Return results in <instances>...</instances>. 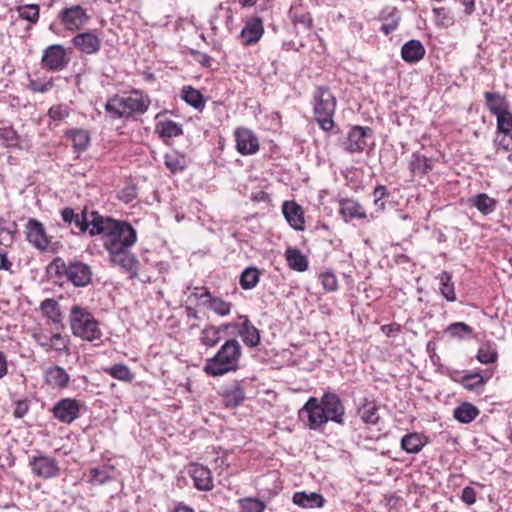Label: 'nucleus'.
Segmentation results:
<instances>
[{
	"label": "nucleus",
	"instance_id": "nucleus-1",
	"mask_svg": "<svg viewBox=\"0 0 512 512\" xmlns=\"http://www.w3.org/2000/svg\"><path fill=\"white\" fill-rule=\"evenodd\" d=\"M89 235L101 237L102 245L112 265L120 267L129 274L131 279L138 276L139 261L130 251L137 242V231L130 223L92 211V227L89 229Z\"/></svg>",
	"mask_w": 512,
	"mask_h": 512
},
{
	"label": "nucleus",
	"instance_id": "nucleus-2",
	"mask_svg": "<svg viewBox=\"0 0 512 512\" xmlns=\"http://www.w3.org/2000/svg\"><path fill=\"white\" fill-rule=\"evenodd\" d=\"M301 412L307 413L308 426L312 430L318 429L328 421L339 425L344 424V404L341 398L333 392H325L320 400L310 397Z\"/></svg>",
	"mask_w": 512,
	"mask_h": 512
},
{
	"label": "nucleus",
	"instance_id": "nucleus-3",
	"mask_svg": "<svg viewBox=\"0 0 512 512\" xmlns=\"http://www.w3.org/2000/svg\"><path fill=\"white\" fill-rule=\"evenodd\" d=\"M242 347L235 338L226 340L216 354L206 359L203 371L211 377H220L239 369Z\"/></svg>",
	"mask_w": 512,
	"mask_h": 512
},
{
	"label": "nucleus",
	"instance_id": "nucleus-4",
	"mask_svg": "<svg viewBox=\"0 0 512 512\" xmlns=\"http://www.w3.org/2000/svg\"><path fill=\"white\" fill-rule=\"evenodd\" d=\"M68 322L74 337L91 343L101 341L103 331L100 322L87 307L74 304L70 308Z\"/></svg>",
	"mask_w": 512,
	"mask_h": 512
},
{
	"label": "nucleus",
	"instance_id": "nucleus-5",
	"mask_svg": "<svg viewBox=\"0 0 512 512\" xmlns=\"http://www.w3.org/2000/svg\"><path fill=\"white\" fill-rule=\"evenodd\" d=\"M150 105L148 96L140 91L114 95L105 104V111L111 119L128 118L134 114H143Z\"/></svg>",
	"mask_w": 512,
	"mask_h": 512
},
{
	"label": "nucleus",
	"instance_id": "nucleus-6",
	"mask_svg": "<svg viewBox=\"0 0 512 512\" xmlns=\"http://www.w3.org/2000/svg\"><path fill=\"white\" fill-rule=\"evenodd\" d=\"M336 104V98L328 87L316 88L313 94V112L316 122L324 131H330L334 127Z\"/></svg>",
	"mask_w": 512,
	"mask_h": 512
},
{
	"label": "nucleus",
	"instance_id": "nucleus-7",
	"mask_svg": "<svg viewBox=\"0 0 512 512\" xmlns=\"http://www.w3.org/2000/svg\"><path fill=\"white\" fill-rule=\"evenodd\" d=\"M34 342L45 352L58 354L70 353V338L60 332H52L48 327L38 323L29 330Z\"/></svg>",
	"mask_w": 512,
	"mask_h": 512
},
{
	"label": "nucleus",
	"instance_id": "nucleus-8",
	"mask_svg": "<svg viewBox=\"0 0 512 512\" xmlns=\"http://www.w3.org/2000/svg\"><path fill=\"white\" fill-rule=\"evenodd\" d=\"M52 267L58 275L66 276L76 287H84L92 280L90 266L80 261L66 263L63 259L56 258L52 262Z\"/></svg>",
	"mask_w": 512,
	"mask_h": 512
},
{
	"label": "nucleus",
	"instance_id": "nucleus-9",
	"mask_svg": "<svg viewBox=\"0 0 512 512\" xmlns=\"http://www.w3.org/2000/svg\"><path fill=\"white\" fill-rule=\"evenodd\" d=\"M29 468L34 476L49 480L60 475V467L56 458L39 454L31 457L28 463Z\"/></svg>",
	"mask_w": 512,
	"mask_h": 512
},
{
	"label": "nucleus",
	"instance_id": "nucleus-10",
	"mask_svg": "<svg viewBox=\"0 0 512 512\" xmlns=\"http://www.w3.org/2000/svg\"><path fill=\"white\" fill-rule=\"evenodd\" d=\"M373 141V131L369 127L353 126L349 130L343 147L347 152L360 153Z\"/></svg>",
	"mask_w": 512,
	"mask_h": 512
},
{
	"label": "nucleus",
	"instance_id": "nucleus-11",
	"mask_svg": "<svg viewBox=\"0 0 512 512\" xmlns=\"http://www.w3.org/2000/svg\"><path fill=\"white\" fill-rule=\"evenodd\" d=\"M225 328L236 329L244 344L248 347H256L260 344V332L252 324L248 316L240 315L235 322L224 323Z\"/></svg>",
	"mask_w": 512,
	"mask_h": 512
},
{
	"label": "nucleus",
	"instance_id": "nucleus-12",
	"mask_svg": "<svg viewBox=\"0 0 512 512\" xmlns=\"http://www.w3.org/2000/svg\"><path fill=\"white\" fill-rule=\"evenodd\" d=\"M80 402L72 398L59 400L52 408L54 418L64 424H71L80 415Z\"/></svg>",
	"mask_w": 512,
	"mask_h": 512
},
{
	"label": "nucleus",
	"instance_id": "nucleus-13",
	"mask_svg": "<svg viewBox=\"0 0 512 512\" xmlns=\"http://www.w3.org/2000/svg\"><path fill=\"white\" fill-rule=\"evenodd\" d=\"M493 142L497 151L512 152V114L496 120Z\"/></svg>",
	"mask_w": 512,
	"mask_h": 512
},
{
	"label": "nucleus",
	"instance_id": "nucleus-14",
	"mask_svg": "<svg viewBox=\"0 0 512 512\" xmlns=\"http://www.w3.org/2000/svg\"><path fill=\"white\" fill-rule=\"evenodd\" d=\"M59 19L67 30L76 31L88 22L89 16L82 6L74 5L64 8L59 13Z\"/></svg>",
	"mask_w": 512,
	"mask_h": 512
},
{
	"label": "nucleus",
	"instance_id": "nucleus-15",
	"mask_svg": "<svg viewBox=\"0 0 512 512\" xmlns=\"http://www.w3.org/2000/svg\"><path fill=\"white\" fill-rule=\"evenodd\" d=\"M236 150L241 155H253L259 151V140L256 134L244 127H239L234 132Z\"/></svg>",
	"mask_w": 512,
	"mask_h": 512
},
{
	"label": "nucleus",
	"instance_id": "nucleus-16",
	"mask_svg": "<svg viewBox=\"0 0 512 512\" xmlns=\"http://www.w3.org/2000/svg\"><path fill=\"white\" fill-rule=\"evenodd\" d=\"M42 64L50 71H60L68 64L66 51L60 44L47 47L42 56Z\"/></svg>",
	"mask_w": 512,
	"mask_h": 512
},
{
	"label": "nucleus",
	"instance_id": "nucleus-17",
	"mask_svg": "<svg viewBox=\"0 0 512 512\" xmlns=\"http://www.w3.org/2000/svg\"><path fill=\"white\" fill-rule=\"evenodd\" d=\"M188 474L197 490L206 492L214 488L212 472L208 467L199 463H192L189 465Z\"/></svg>",
	"mask_w": 512,
	"mask_h": 512
},
{
	"label": "nucleus",
	"instance_id": "nucleus-18",
	"mask_svg": "<svg viewBox=\"0 0 512 512\" xmlns=\"http://www.w3.org/2000/svg\"><path fill=\"white\" fill-rule=\"evenodd\" d=\"M193 295L199 299L203 300L202 304L215 314L219 316H227L231 312L232 303L225 301L223 298L212 295L209 289L202 290V294H198L197 292H193Z\"/></svg>",
	"mask_w": 512,
	"mask_h": 512
},
{
	"label": "nucleus",
	"instance_id": "nucleus-19",
	"mask_svg": "<svg viewBox=\"0 0 512 512\" xmlns=\"http://www.w3.org/2000/svg\"><path fill=\"white\" fill-rule=\"evenodd\" d=\"M484 99L488 111L496 117V120L512 114L508 101L500 93L486 91Z\"/></svg>",
	"mask_w": 512,
	"mask_h": 512
},
{
	"label": "nucleus",
	"instance_id": "nucleus-20",
	"mask_svg": "<svg viewBox=\"0 0 512 512\" xmlns=\"http://www.w3.org/2000/svg\"><path fill=\"white\" fill-rule=\"evenodd\" d=\"M26 237L29 243L39 250H46L50 243L45 228L35 219H30L27 223Z\"/></svg>",
	"mask_w": 512,
	"mask_h": 512
},
{
	"label": "nucleus",
	"instance_id": "nucleus-21",
	"mask_svg": "<svg viewBox=\"0 0 512 512\" xmlns=\"http://www.w3.org/2000/svg\"><path fill=\"white\" fill-rule=\"evenodd\" d=\"M72 43L75 48L85 54H95L101 48L100 38L91 31L75 35L72 38Z\"/></svg>",
	"mask_w": 512,
	"mask_h": 512
},
{
	"label": "nucleus",
	"instance_id": "nucleus-22",
	"mask_svg": "<svg viewBox=\"0 0 512 512\" xmlns=\"http://www.w3.org/2000/svg\"><path fill=\"white\" fill-rule=\"evenodd\" d=\"M283 214L290 226L302 231L305 228L304 211L295 201H285L282 207Z\"/></svg>",
	"mask_w": 512,
	"mask_h": 512
},
{
	"label": "nucleus",
	"instance_id": "nucleus-23",
	"mask_svg": "<svg viewBox=\"0 0 512 512\" xmlns=\"http://www.w3.org/2000/svg\"><path fill=\"white\" fill-rule=\"evenodd\" d=\"M264 33L263 22L259 17H253L247 20L241 31L243 44L252 45L260 40Z\"/></svg>",
	"mask_w": 512,
	"mask_h": 512
},
{
	"label": "nucleus",
	"instance_id": "nucleus-24",
	"mask_svg": "<svg viewBox=\"0 0 512 512\" xmlns=\"http://www.w3.org/2000/svg\"><path fill=\"white\" fill-rule=\"evenodd\" d=\"M491 377L492 372L489 375H482L480 372H469L455 381L458 382L465 390L471 392H482L484 386Z\"/></svg>",
	"mask_w": 512,
	"mask_h": 512
},
{
	"label": "nucleus",
	"instance_id": "nucleus-25",
	"mask_svg": "<svg viewBox=\"0 0 512 512\" xmlns=\"http://www.w3.org/2000/svg\"><path fill=\"white\" fill-rule=\"evenodd\" d=\"M44 380L47 385L54 389H64L69 384L70 376L64 368L54 365L45 371Z\"/></svg>",
	"mask_w": 512,
	"mask_h": 512
},
{
	"label": "nucleus",
	"instance_id": "nucleus-26",
	"mask_svg": "<svg viewBox=\"0 0 512 512\" xmlns=\"http://www.w3.org/2000/svg\"><path fill=\"white\" fill-rule=\"evenodd\" d=\"M227 330L229 328H225L224 323L219 326L206 325L199 334V342L206 348H214L221 341L222 332Z\"/></svg>",
	"mask_w": 512,
	"mask_h": 512
},
{
	"label": "nucleus",
	"instance_id": "nucleus-27",
	"mask_svg": "<svg viewBox=\"0 0 512 512\" xmlns=\"http://www.w3.org/2000/svg\"><path fill=\"white\" fill-rule=\"evenodd\" d=\"M40 312L47 319L48 324L58 325L62 323L63 315L57 300L47 298L40 303Z\"/></svg>",
	"mask_w": 512,
	"mask_h": 512
},
{
	"label": "nucleus",
	"instance_id": "nucleus-28",
	"mask_svg": "<svg viewBox=\"0 0 512 512\" xmlns=\"http://www.w3.org/2000/svg\"><path fill=\"white\" fill-rule=\"evenodd\" d=\"M401 15L399 10L393 6H387L380 13V21L382 22L381 30L389 35L394 32L399 25Z\"/></svg>",
	"mask_w": 512,
	"mask_h": 512
},
{
	"label": "nucleus",
	"instance_id": "nucleus-29",
	"mask_svg": "<svg viewBox=\"0 0 512 512\" xmlns=\"http://www.w3.org/2000/svg\"><path fill=\"white\" fill-rule=\"evenodd\" d=\"M425 48L419 40H409L401 49V56L405 62L416 63L425 56Z\"/></svg>",
	"mask_w": 512,
	"mask_h": 512
},
{
	"label": "nucleus",
	"instance_id": "nucleus-30",
	"mask_svg": "<svg viewBox=\"0 0 512 512\" xmlns=\"http://www.w3.org/2000/svg\"><path fill=\"white\" fill-rule=\"evenodd\" d=\"M425 435L417 432L408 433L401 439V448L409 454L419 453L427 444Z\"/></svg>",
	"mask_w": 512,
	"mask_h": 512
},
{
	"label": "nucleus",
	"instance_id": "nucleus-31",
	"mask_svg": "<svg viewBox=\"0 0 512 512\" xmlns=\"http://www.w3.org/2000/svg\"><path fill=\"white\" fill-rule=\"evenodd\" d=\"M293 502L302 508H321L326 500L319 493L296 492L293 495Z\"/></svg>",
	"mask_w": 512,
	"mask_h": 512
},
{
	"label": "nucleus",
	"instance_id": "nucleus-32",
	"mask_svg": "<svg viewBox=\"0 0 512 512\" xmlns=\"http://www.w3.org/2000/svg\"><path fill=\"white\" fill-rule=\"evenodd\" d=\"M357 415L363 423L368 425H376L380 419L376 403L367 398H364L363 403L358 407Z\"/></svg>",
	"mask_w": 512,
	"mask_h": 512
},
{
	"label": "nucleus",
	"instance_id": "nucleus-33",
	"mask_svg": "<svg viewBox=\"0 0 512 512\" xmlns=\"http://www.w3.org/2000/svg\"><path fill=\"white\" fill-rule=\"evenodd\" d=\"M479 414V408L470 402H462L453 411V417L462 424L471 423Z\"/></svg>",
	"mask_w": 512,
	"mask_h": 512
},
{
	"label": "nucleus",
	"instance_id": "nucleus-34",
	"mask_svg": "<svg viewBox=\"0 0 512 512\" xmlns=\"http://www.w3.org/2000/svg\"><path fill=\"white\" fill-rule=\"evenodd\" d=\"M340 214L344 217L345 221L354 218H365V209L356 201L346 198L340 202Z\"/></svg>",
	"mask_w": 512,
	"mask_h": 512
},
{
	"label": "nucleus",
	"instance_id": "nucleus-35",
	"mask_svg": "<svg viewBox=\"0 0 512 512\" xmlns=\"http://www.w3.org/2000/svg\"><path fill=\"white\" fill-rule=\"evenodd\" d=\"M285 259L292 270L304 272L308 269V259L298 248H288L285 251Z\"/></svg>",
	"mask_w": 512,
	"mask_h": 512
},
{
	"label": "nucleus",
	"instance_id": "nucleus-36",
	"mask_svg": "<svg viewBox=\"0 0 512 512\" xmlns=\"http://www.w3.org/2000/svg\"><path fill=\"white\" fill-rule=\"evenodd\" d=\"M113 465H103L102 467L91 468L89 471L88 482L92 485H103L113 480Z\"/></svg>",
	"mask_w": 512,
	"mask_h": 512
},
{
	"label": "nucleus",
	"instance_id": "nucleus-37",
	"mask_svg": "<svg viewBox=\"0 0 512 512\" xmlns=\"http://www.w3.org/2000/svg\"><path fill=\"white\" fill-rule=\"evenodd\" d=\"M498 357L499 354L497 351V346L492 341H486L482 343L479 346L476 354L477 361L485 365L497 362Z\"/></svg>",
	"mask_w": 512,
	"mask_h": 512
},
{
	"label": "nucleus",
	"instance_id": "nucleus-38",
	"mask_svg": "<svg viewBox=\"0 0 512 512\" xmlns=\"http://www.w3.org/2000/svg\"><path fill=\"white\" fill-rule=\"evenodd\" d=\"M222 397L224 407L233 409L242 404L245 399V391L242 386L237 384L232 388L225 390Z\"/></svg>",
	"mask_w": 512,
	"mask_h": 512
},
{
	"label": "nucleus",
	"instance_id": "nucleus-39",
	"mask_svg": "<svg viewBox=\"0 0 512 512\" xmlns=\"http://www.w3.org/2000/svg\"><path fill=\"white\" fill-rule=\"evenodd\" d=\"M164 164L172 173H178L187 167L188 161L185 155L173 150L165 154Z\"/></svg>",
	"mask_w": 512,
	"mask_h": 512
},
{
	"label": "nucleus",
	"instance_id": "nucleus-40",
	"mask_svg": "<svg viewBox=\"0 0 512 512\" xmlns=\"http://www.w3.org/2000/svg\"><path fill=\"white\" fill-rule=\"evenodd\" d=\"M469 202L484 215L492 213L497 206V201L488 194H476L469 199Z\"/></svg>",
	"mask_w": 512,
	"mask_h": 512
},
{
	"label": "nucleus",
	"instance_id": "nucleus-41",
	"mask_svg": "<svg viewBox=\"0 0 512 512\" xmlns=\"http://www.w3.org/2000/svg\"><path fill=\"white\" fill-rule=\"evenodd\" d=\"M182 99L191 107L202 111L205 107L203 95L197 89L191 86H184L182 89Z\"/></svg>",
	"mask_w": 512,
	"mask_h": 512
},
{
	"label": "nucleus",
	"instance_id": "nucleus-42",
	"mask_svg": "<svg viewBox=\"0 0 512 512\" xmlns=\"http://www.w3.org/2000/svg\"><path fill=\"white\" fill-rule=\"evenodd\" d=\"M156 132L162 138H173L183 134L181 124L172 120L160 121L156 124Z\"/></svg>",
	"mask_w": 512,
	"mask_h": 512
},
{
	"label": "nucleus",
	"instance_id": "nucleus-43",
	"mask_svg": "<svg viewBox=\"0 0 512 512\" xmlns=\"http://www.w3.org/2000/svg\"><path fill=\"white\" fill-rule=\"evenodd\" d=\"M67 136L73 142V147L77 152L85 151L90 144V135L84 129H72L67 132Z\"/></svg>",
	"mask_w": 512,
	"mask_h": 512
},
{
	"label": "nucleus",
	"instance_id": "nucleus-44",
	"mask_svg": "<svg viewBox=\"0 0 512 512\" xmlns=\"http://www.w3.org/2000/svg\"><path fill=\"white\" fill-rule=\"evenodd\" d=\"M261 272L256 267L244 269L240 275V286L244 290H251L257 286L260 281Z\"/></svg>",
	"mask_w": 512,
	"mask_h": 512
},
{
	"label": "nucleus",
	"instance_id": "nucleus-45",
	"mask_svg": "<svg viewBox=\"0 0 512 512\" xmlns=\"http://www.w3.org/2000/svg\"><path fill=\"white\" fill-rule=\"evenodd\" d=\"M104 371L112 378L125 383H131L134 379V374L130 368L123 363L114 364L113 366L104 369Z\"/></svg>",
	"mask_w": 512,
	"mask_h": 512
},
{
	"label": "nucleus",
	"instance_id": "nucleus-46",
	"mask_svg": "<svg viewBox=\"0 0 512 512\" xmlns=\"http://www.w3.org/2000/svg\"><path fill=\"white\" fill-rule=\"evenodd\" d=\"M440 280V292L446 298L447 301H456V293L454 283L452 282V275L447 271H443L439 276Z\"/></svg>",
	"mask_w": 512,
	"mask_h": 512
},
{
	"label": "nucleus",
	"instance_id": "nucleus-47",
	"mask_svg": "<svg viewBox=\"0 0 512 512\" xmlns=\"http://www.w3.org/2000/svg\"><path fill=\"white\" fill-rule=\"evenodd\" d=\"M71 227V231L76 233V230L79 233H89V229L92 227V212L90 216H88L87 209L84 208L81 214L75 213V218L73 219V223Z\"/></svg>",
	"mask_w": 512,
	"mask_h": 512
},
{
	"label": "nucleus",
	"instance_id": "nucleus-48",
	"mask_svg": "<svg viewBox=\"0 0 512 512\" xmlns=\"http://www.w3.org/2000/svg\"><path fill=\"white\" fill-rule=\"evenodd\" d=\"M71 227V231L76 233V230L79 233H89V229L92 227V212L90 216H88L87 209L84 208L81 214L75 213V218L73 219V223Z\"/></svg>",
	"mask_w": 512,
	"mask_h": 512
},
{
	"label": "nucleus",
	"instance_id": "nucleus-49",
	"mask_svg": "<svg viewBox=\"0 0 512 512\" xmlns=\"http://www.w3.org/2000/svg\"><path fill=\"white\" fill-rule=\"evenodd\" d=\"M411 170L415 174L427 173L432 168V161L419 153H414L411 161Z\"/></svg>",
	"mask_w": 512,
	"mask_h": 512
},
{
	"label": "nucleus",
	"instance_id": "nucleus-50",
	"mask_svg": "<svg viewBox=\"0 0 512 512\" xmlns=\"http://www.w3.org/2000/svg\"><path fill=\"white\" fill-rule=\"evenodd\" d=\"M241 512H264L266 505L258 499L252 497L242 498L238 501Z\"/></svg>",
	"mask_w": 512,
	"mask_h": 512
},
{
	"label": "nucleus",
	"instance_id": "nucleus-51",
	"mask_svg": "<svg viewBox=\"0 0 512 512\" xmlns=\"http://www.w3.org/2000/svg\"><path fill=\"white\" fill-rule=\"evenodd\" d=\"M446 332L453 338H463L465 335H471L473 329L464 322H454L447 327Z\"/></svg>",
	"mask_w": 512,
	"mask_h": 512
},
{
	"label": "nucleus",
	"instance_id": "nucleus-52",
	"mask_svg": "<svg viewBox=\"0 0 512 512\" xmlns=\"http://www.w3.org/2000/svg\"><path fill=\"white\" fill-rule=\"evenodd\" d=\"M18 13L22 19L36 23L39 19V6L36 4L22 5L18 7Z\"/></svg>",
	"mask_w": 512,
	"mask_h": 512
},
{
	"label": "nucleus",
	"instance_id": "nucleus-53",
	"mask_svg": "<svg viewBox=\"0 0 512 512\" xmlns=\"http://www.w3.org/2000/svg\"><path fill=\"white\" fill-rule=\"evenodd\" d=\"M323 288L328 292H334L338 289V280L331 271H325L319 275Z\"/></svg>",
	"mask_w": 512,
	"mask_h": 512
},
{
	"label": "nucleus",
	"instance_id": "nucleus-54",
	"mask_svg": "<svg viewBox=\"0 0 512 512\" xmlns=\"http://www.w3.org/2000/svg\"><path fill=\"white\" fill-rule=\"evenodd\" d=\"M48 115L54 121H62L69 116V108L63 104L55 105L49 109Z\"/></svg>",
	"mask_w": 512,
	"mask_h": 512
},
{
	"label": "nucleus",
	"instance_id": "nucleus-55",
	"mask_svg": "<svg viewBox=\"0 0 512 512\" xmlns=\"http://www.w3.org/2000/svg\"><path fill=\"white\" fill-rule=\"evenodd\" d=\"M0 139L7 147L16 145L17 133L10 127L0 128Z\"/></svg>",
	"mask_w": 512,
	"mask_h": 512
},
{
	"label": "nucleus",
	"instance_id": "nucleus-56",
	"mask_svg": "<svg viewBox=\"0 0 512 512\" xmlns=\"http://www.w3.org/2000/svg\"><path fill=\"white\" fill-rule=\"evenodd\" d=\"M433 14L438 24L448 26L452 23V18L448 15L445 8L437 7L433 9Z\"/></svg>",
	"mask_w": 512,
	"mask_h": 512
},
{
	"label": "nucleus",
	"instance_id": "nucleus-57",
	"mask_svg": "<svg viewBox=\"0 0 512 512\" xmlns=\"http://www.w3.org/2000/svg\"><path fill=\"white\" fill-rule=\"evenodd\" d=\"M460 498L466 505L471 506L477 501V493L471 486H466L463 488Z\"/></svg>",
	"mask_w": 512,
	"mask_h": 512
},
{
	"label": "nucleus",
	"instance_id": "nucleus-58",
	"mask_svg": "<svg viewBox=\"0 0 512 512\" xmlns=\"http://www.w3.org/2000/svg\"><path fill=\"white\" fill-rule=\"evenodd\" d=\"M53 87L52 81H40V80H32L30 82V88L34 92L44 93L49 91Z\"/></svg>",
	"mask_w": 512,
	"mask_h": 512
},
{
	"label": "nucleus",
	"instance_id": "nucleus-59",
	"mask_svg": "<svg viewBox=\"0 0 512 512\" xmlns=\"http://www.w3.org/2000/svg\"><path fill=\"white\" fill-rule=\"evenodd\" d=\"M29 411V403L26 400H19L15 402L13 415L16 418H23Z\"/></svg>",
	"mask_w": 512,
	"mask_h": 512
},
{
	"label": "nucleus",
	"instance_id": "nucleus-60",
	"mask_svg": "<svg viewBox=\"0 0 512 512\" xmlns=\"http://www.w3.org/2000/svg\"><path fill=\"white\" fill-rule=\"evenodd\" d=\"M381 331L387 337H394L401 331V325L398 323L386 324L381 326Z\"/></svg>",
	"mask_w": 512,
	"mask_h": 512
},
{
	"label": "nucleus",
	"instance_id": "nucleus-61",
	"mask_svg": "<svg viewBox=\"0 0 512 512\" xmlns=\"http://www.w3.org/2000/svg\"><path fill=\"white\" fill-rule=\"evenodd\" d=\"M13 263L9 260L7 252L0 249V270L11 271Z\"/></svg>",
	"mask_w": 512,
	"mask_h": 512
},
{
	"label": "nucleus",
	"instance_id": "nucleus-62",
	"mask_svg": "<svg viewBox=\"0 0 512 512\" xmlns=\"http://www.w3.org/2000/svg\"><path fill=\"white\" fill-rule=\"evenodd\" d=\"M62 220L68 225L72 226L73 219L75 218V212L72 208H65L61 212Z\"/></svg>",
	"mask_w": 512,
	"mask_h": 512
},
{
	"label": "nucleus",
	"instance_id": "nucleus-63",
	"mask_svg": "<svg viewBox=\"0 0 512 512\" xmlns=\"http://www.w3.org/2000/svg\"><path fill=\"white\" fill-rule=\"evenodd\" d=\"M8 374V361L7 356L0 350V379Z\"/></svg>",
	"mask_w": 512,
	"mask_h": 512
},
{
	"label": "nucleus",
	"instance_id": "nucleus-64",
	"mask_svg": "<svg viewBox=\"0 0 512 512\" xmlns=\"http://www.w3.org/2000/svg\"><path fill=\"white\" fill-rule=\"evenodd\" d=\"M172 512H195L191 507L184 505V504H178Z\"/></svg>",
	"mask_w": 512,
	"mask_h": 512
}]
</instances>
